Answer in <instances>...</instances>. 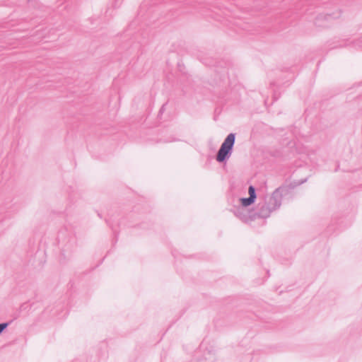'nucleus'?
I'll use <instances>...</instances> for the list:
<instances>
[{
    "label": "nucleus",
    "mask_w": 362,
    "mask_h": 362,
    "mask_svg": "<svg viewBox=\"0 0 362 362\" xmlns=\"http://www.w3.org/2000/svg\"><path fill=\"white\" fill-rule=\"evenodd\" d=\"M235 141V134L234 133L229 134L224 139L216 154V158L218 163H223L230 157Z\"/></svg>",
    "instance_id": "1"
},
{
    "label": "nucleus",
    "mask_w": 362,
    "mask_h": 362,
    "mask_svg": "<svg viewBox=\"0 0 362 362\" xmlns=\"http://www.w3.org/2000/svg\"><path fill=\"white\" fill-rule=\"evenodd\" d=\"M280 206L279 204H276L273 197L271 195L268 200H265L263 203L258 204L257 211L253 212V216H255V218H267L270 216L272 211L278 209Z\"/></svg>",
    "instance_id": "2"
},
{
    "label": "nucleus",
    "mask_w": 362,
    "mask_h": 362,
    "mask_svg": "<svg viewBox=\"0 0 362 362\" xmlns=\"http://www.w3.org/2000/svg\"><path fill=\"white\" fill-rule=\"evenodd\" d=\"M306 180H302L300 182H298V183L295 185H283L277 189H276L274 192L272 194V196L273 197V199L274 200V202L276 204L281 205V201L283 198H291L292 197V193L293 190L297 185H300L305 182Z\"/></svg>",
    "instance_id": "3"
},
{
    "label": "nucleus",
    "mask_w": 362,
    "mask_h": 362,
    "mask_svg": "<svg viewBox=\"0 0 362 362\" xmlns=\"http://www.w3.org/2000/svg\"><path fill=\"white\" fill-rule=\"evenodd\" d=\"M233 213L235 216L245 223H248L255 219V216H253V212L248 211L246 209L241 206H238L235 209Z\"/></svg>",
    "instance_id": "4"
},
{
    "label": "nucleus",
    "mask_w": 362,
    "mask_h": 362,
    "mask_svg": "<svg viewBox=\"0 0 362 362\" xmlns=\"http://www.w3.org/2000/svg\"><path fill=\"white\" fill-rule=\"evenodd\" d=\"M341 16V11H336L333 13H327L324 15V17L326 20H331V19H337L339 18Z\"/></svg>",
    "instance_id": "5"
},
{
    "label": "nucleus",
    "mask_w": 362,
    "mask_h": 362,
    "mask_svg": "<svg viewBox=\"0 0 362 362\" xmlns=\"http://www.w3.org/2000/svg\"><path fill=\"white\" fill-rule=\"evenodd\" d=\"M240 202L241 204V207H247L252 204L255 201L252 199V197L247 198H240Z\"/></svg>",
    "instance_id": "6"
},
{
    "label": "nucleus",
    "mask_w": 362,
    "mask_h": 362,
    "mask_svg": "<svg viewBox=\"0 0 362 362\" xmlns=\"http://www.w3.org/2000/svg\"><path fill=\"white\" fill-rule=\"evenodd\" d=\"M249 197L255 201L257 198L256 190L254 186L250 185L248 189Z\"/></svg>",
    "instance_id": "7"
},
{
    "label": "nucleus",
    "mask_w": 362,
    "mask_h": 362,
    "mask_svg": "<svg viewBox=\"0 0 362 362\" xmlns=\"http://www.w3.org/2000/svg\"><path fill=\"white\" fill-rule=\"evenodd\" d=\"M9 322L0 323V334L8 327Z\"/></svg>",
    "instance_id": "8"
},
{
    "label": "nucleus",
    "mask_w": 362,
    "mask_h": 362,
    "mask_svg": "<svg viewBox=\"0 0 362 362\" xmlns=\"http://www.w3.org/2000/svg\"><path fill=\"white\" fill-rule=\"evenodd\" d=\"M354 46L357 49L362 50V37L357 42H354Z\"/></svg>",
    "instance_id": "9"
},
{
    "label": "nucleus",
    "mask_w": 362,
    "mask_h": 362,
    "mask_svg": "<svg viewBox=\"0 0 362 362\" xmlns=\"http://www.w3.org/2000/svg\"><path fill=\"white\" fill-rule=\"evenodd\" d=\"M322 17H323V18H325V17H324V15H320V16L317 18V19H316V21H315V23H317V21H318L320 18H322Z\"/></svg>",
    "instance_id": "10"
},
{
    "label": "nucleus",
    "mask_w": 362,
    "mask_h": 362,
    "mask_svg": "<svg viewBox=\"0 0 362 362\" xmlns=\"http://www.w3.org/2000/svg\"><path fill=\"white\" fill-rule=\"evenodd\" d=\"M164 107H165V105H163L162 106V107L160 108V112H163V110H164Z\"/></svg>",
    "instance_id": "11"
}]
</instances>
